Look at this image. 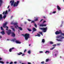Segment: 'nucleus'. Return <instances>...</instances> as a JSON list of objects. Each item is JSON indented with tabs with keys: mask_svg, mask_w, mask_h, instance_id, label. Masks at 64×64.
Instances as JSON below:
<instances>
[{
	"mask_svg": "<svg viewBox=\"0 0 64 64\" xmlns=\"http://www.w3.org/2000/svg\"><path fill=\"white\" fill-rule=\"evenodd\" d=\"M7 22H5L2 25V27L5 28H7L6 29V30H8V32H7V33L8 34V35H10V34L11 33V30H8L9 28L8 27L6 26V25H7Z\"/></svg>",
	"mask_w": 64,
	"mask_h": 64,
	"instance_id": "nucleus-1",
	"label": "nucleus"
},
{
	"mask_svg": "<svg viewBox=\"0 0 64 64\" xmlns=\"http://www.w3.org/2000/svg\"><path fill=\"white\" fill-rule=\"evenodd\" d=\"M14 0H10V3H11V6H13L14 5V7H15L16 6H17L18 5V4H19V1H17L16 4V2H14Z\"/></svg>",
	"mask_w": 64,
	"mask_h": 64,
	"instance_id": "nucleus-2",
	"label": "nucleus"
},
{
	"mask_svg": "<svg viewBox=\"0 0 64 64\" xmlns=\"http://www.w3.org/2000/svg\"><path fill=\"white\" fill-rule=\"evenodd\" d=\"M23 36L24 37H25V40H27L28 38H29V37H30V34H26L24 35L23 34Z\"/></svg>",
	"mask_w": 64,
	"mask_h": 64,
	"instance_id": "nucleus-3",
	"label": "nucleus"
},
{
	"mask_svg": "<svg viewBox=\"0 0 64 64\" xmlns=\"http://www.w3.org/2000/svg\"><path fill=\"white\" fill-rule=\"evenodd\" d=\"M57 38H60V40L57 39L56 40H57L58 41H62V39H64V37H63V36H62L61 35H60L59 36H58L57 37Z\"/></svg>",
	"mask_w": 64,
	"mask_h": 64,
	"instance_id": "nucleus-4",
	"label": "nucleus"
},
{
	"mask_svg": "<svg viewBox=\"0 0 64 64\" xmlns=\"http://www.w3.org/2000/svg\"><path fill=\"white\" fill-rule=\"evenodd\" d=\"M39 29L40 30H41L43 31L44 32H46L47 31V27H46V28H40Z\"/></svg>",
	"mask_w": 64,
	"mask_h": 64,
	"instance_id": "nucleus-5",
	"label": "nucleus"
},
{
	"mask_svg": "<svg viewBox=\"0 0 64 64\" xmlns=\"http://www.w3.org/2000/svg\"><path fill=\"white\" fill-rule=\"evenodd\" d=\"M17 24H18V23H17L14 22V25H16V26H15V28H17L18 27V25H17Z\"/></svg>",
	"mask_w": 64,
	"mask_h": 64,
	"instance_id": "nucleus-6",
	"label": "nucleus"
},
{
	"mask_svg": "<svg viewBox=\"0 0 64 64\" xmlns=\"http://www.w3.org/2000/svg\"><path fill=\"white\" fill-rule=\"evenodd\" d=\"M11 34V36L12 37H15V34L14 32H12Z\"/></svg>",
	"mask_w": 64,
	"mask_h": 64,
	"instance_id": "nucleus-7",
	"label": "nucleus"
},
{
	"mask_svg": "<svg viewBox=\"0 0 64 64\" xmlns=\"http://www.w3.org/2000/svg\"><path fill=\"white\" fill-rule=\"evenodd\" d=\"M40 26L41 27H46L47 26L46 24H40Z\"/></svg>",
	"mask_w": 64,
	"mask_h": 64,
	"instance_id": "nucleus-8",
	"label": "nucleus"
},
{
	"mask_svg": "<svg viewBox=\"0 0 64 64\" xmlns=\"http://www.w3.org/2000/svg\"><path fill=\"white\" fill-rule=\"evenodd\" d=\"M10 28L12 29L13 31L14 32L15 31V28H13V26H10Z\"/></svg>",
	"mask_w": 64,
	"mask_h": 64,
	"instance_id": "nucleus-9",
	"label": "nucleus"
},
{
	"mask_svg": "<svg viewBox=\"0 0 64 64\" xmlns=\"http://www.w3.org/2000/svg\"><path fill=\"white\" fill-rule=\"evenodd\" d=\"M32 30H33L32 32V34H33V32H35V31H36V28H34L32 29Z\"/></svg>",
	"mask_w": 64,
	"mask_h": 64,
	"instance_id": "nucleus-10",
	"label": "nucleus"
},
{
	"mask_svg": "<svg viewBox=\"0 0 64 64\" xmlns=\"http://www.w3.org/2000/svg\"><path fill=\"white\" fill-rule=\"evenodd\" d=\"M14 49V48H10L9 50V51L10 52H12V50Z\"/></svg>",
	"mask_w": 64,
	"mask_h": 64,
	"instance_id": "nucleus-11",
	"label": "nucleus"
},
{
	"mask_svg": "<svg viewBox=\"0 0 64 64\" xmlns=\"http://www.w3.org/2000/svg\"><path fill=\"white\" fill-rule=\"evenodd\" d=\"M2 3H3V1H2V0H0V7L1 6Z\"/></svg>",
	"mask_w": 64,
	"mask_h": 64,
	"instance_id": "nucleus-12",
	"label": "nucleus"
},
{
	"mask_svg": "<svg viewBox=\"0 0 64 64\" xmlns=\"http://www.w3.org/2000/svg\"><path fill=\"white\" fill-rule=\"evenodd\" d=\"M57 9H58V10H61V8L59 7V6H57Z\"/></svg>",
	"mask_w": 64,
	"mask_h": 64,
	"instance_id": "nucleus-13",
	"label": "nucleus"
},
{
	"mask_svg": "<svg viewBox=\"0 0 64 64\" xmlns=\"http://www.w3.org/2000/svg\"><path fill=\"white\" fill-rule=\"evenodd\" d=\"M16 43L17 44H21V42H20L18 40H16Z\"/></svg>",
	"mask_w": 64,
	"mask_h": 64,
	"instance_id": "nucleus-14",
	"label": "nucleus"
},
{
	"mask_svg": "<svg viewBox=\"0 0 64 64\" xmlns=\"http://www.w3.org/2000/svg\"><path fill=\"white\" fill-rule=\"evenodd\" d=\"M55 34H56V35H58V34H60L58 31H56L55 32Z\"/></svg>",
	"mask_w": 64,
	"mask_h": 64,
	"instance_id": "nucleus-15",
	"label": "nucleus"
},
{
	"mask_svg": "<svg viewBox=\"0 0 64 64\" xmlns=\"http://www.w3.org/2000/svg\"><path fill=\"white\" fill-rule=\"evenodd\" d=\"M2 14H0V20L1 21V20L2 19Z\"/></svg>",
	"mask_w": 64,
	"mask_h": 64,
	"instance_id": "nucleus-16",
	"label": "nucleus"
},
{
	"mask_svg": "<svg viewBox=\"0 0 64 64\" xmlns=\"http://www.w3.org/2000/svg\"><path fill=\"white\" fill-rule=\"evenodd\" d=\"M0 33L2 34V35H4L5 34V32L4 31H2V32H1Z\"/></svg>",
	"mask_w": 64,
	"mask_h": 64,
	"instance_id": "nucleus-17",
	"label": "nucleus"
},
{
	"mask_svg": "<svg viewBox=\"0 0 64 64\" xmlns=\"http://www.w3.org/2000/svg\"><path fill=\"white\" fill-rule=\"evenodd\" d=\"M42 42L44 43L45 42V39H42Z\"/></svg>",
	"mask_w": 64,
	"mask_h": 64,
	"instance_id": "nucleus-18",
	"label": "nucleus"
},
{
	"mask_svg": "<svg viewBox=\"0 0 64 64\" xmlns=\"http://www.w3.org/2000/svg\"><path fill=\"white\" fill-rule=\"evenodd\" d=\"M37 34L38 35H36L35 36H38V37H40V34Z\"/></svg>",
	"mask_w": 64,
	"mask_h": 64,
	"instance_id": "nucleus-19",
	"label": "nucleus"
},
{
	"mask_svg": "<svg viewBox=\"0 0 64 64\" xmlns=\"http://www.w3.org/2000/svg\"><path fill=\"white\" fill-rule=\"evenodd\" d=\"M18 29H19L20 30H22V28L21 27H18Z\"/></svg>",
	"mask_w": 64,
	"mask_h": 64,
	"instance_id": "nucleus-20",
	"label": "nucleus"
},
{
	"mask_svg": "<svg viewBox=\"0 0 64 64\" xmlns=\"http://www.w3.org/2000/svg\"><path fill=\"white\" fill-rule=\"evenodd\" d=\"M18 55H20L21 54H22V52H20L18 54Z\"/></svg>",
	"mask_w": 64,
	"mask_h": 64,
	"instance_id": "nucleus-21",
	"label": "nucleus"
},
{
	"mask_svg": "<svg viewBox=\"0 0 64 64\" xmlns=\"http://www.w3.org/2000/svg\"><path fill=\"white\" fill-rule=\"evenodd\" d=\"M28 54H30L31 53V51L30 50H29L28 52Z\"/></svg>",
	"mask_w": 64,
	"mask_h": 64,
	"instance_id": "nucleus-22",
	"label": "nucleus"
},
{
	"mask_svg": "<svg viewBox=\"0 0 64 64\" xmlns=\"http://www.w3.org/2000/svg\"><path fill=\"white\" fill-rule=\"evenodd\" d=\"M49 58H47L46 60V62H48V61H49Z\"/></svg>",
	"mask_w": 64,
	"mask_h": 64,
	"instance_id": "nucleus-23",
	"label": "nucleus"
},
{
	"mask_svg": "<svg viewBox=\"0 0 64 64\" xmlns=\"http://www.w3.org/2000/svg\"><path fill=\"white\" fill-rule=\"evenodd\" d=\"M6 17V15H5L3 16V18H4V19H5V18Z\"/></svg>",
	"mask_w": 64,
	"mask_h": 64,
	"instance_id": "nucleus-24",
	"label": "nucleus"
},
{
	"mask_svg": "<svg viewBox=\"0 0 64 64\" xmlns=\"http://www.w3.org/2000/svg\"><path fill=\"white\" fill-rule=\"evenodd\" d=\"M8 13V12H7V10H6V11L5 12V13H4V14H7Z\"/></svg>",
	"mask_w": 64,
	"mask_h": 64,
	"instance_id": "nucleus-25",
	"label": "nucleus"
},
{
	"mask_svg": "<svg viewBox=\"0 0 64 64\" xmlns=\"http://www.w3.org/2000/svg\"><path fill=\"white\" fill-rule=\"evenodd\" d=\"M54 48H55V47H52V48H50V50H53V49H54Z\"/></svg>",
	"mask_w": 64,
	"mask_h": 64,
	"instance_id": "nucleus-26",
	"label": "nucleus"
},
{
	"mask_svg": "<svg viewBox=\"0 0 64 64\" xmlns=\"http://www.w3.org/2000/svg\"><path fill=\"white\" fill-rule=\"evenodd\" d=\"M27 29H28V31H30V32L31 31H32V30H31V29H29V28H28Z\"/></svg>",
	"mask_w": 64,
	"mask_h": 64,
	"instance_id": "nucleus-27",
	"label": "nucleus"
},
{
	"mask_svg": "<svg viewBox=\"0 0 64 64\" xmlns=\"http://www.w3.org/2000/svg\"><path fill=\"white\" fill-rule=\"evenodd\" d=\"M59 32L60 34H61L62 33L61 30H59Z\"/></svg>",
	"mask_w": 64,
	"mask_h": 64,
	"instance_id": "nucleus-28",
	"label": "nucleus"
},
{
	"mask_svg": "<svg viewBox=\"0 0 64 64\" xmlns=\"http://www.w3.org/2000/svg\"><path fill=\"white\" fill-rule=\"evenodd\" d=\"M39 33H40V34L42 35H43V34H42V32H39Z\"/></svg>",
	"mask_w": 64,
	"mask_h": 64,
	"instance_id": "nucleus-29",
	"label": "nucleus"
},
{
	"mask_svg": "<svg viewBox=\"0 0 64 64\" xmlns=\"http://www.w3.org/2000/svg\"><path fill=\"white\" fill-rule=\"evenodd\" d=\"M49 51H46L45 52V53H49Z\"/></svg>",
	"mask_w": 64,
	"mask_h": 64,
	"instance_id": "nucleus-30",
	"label": "nucleus"
},
{
	"mask_svg": "<svg viewBox=\"0 0 64 64\" xmlns=\"http://www.w3.org/2000/svg\"><path fill=\"white\" fill-rule=\"evenodd\" d=\"M38 20V18H36V19L34 20V21H37Z\"/></svg>",
	"mask_w": 64,
	"mask_h": 64,
	"instance_id": "nucleus-31",
	"label": "nucleus"
},
{
	"mask_svg": "<svg viewBox=\"0 0 64 64\" xmlns=\"http://www.w3.org/2000/svg\"><path fill=\"white\" fill-rule=\"evenodd\" d=\"M0 63H2V64H4V62H3L0 61Z\"/></svg>",
	"mask_w": 64,
	"mask_h": 64,
	"instance_id": "nucleus-32",
	"label": "nucleus"
},
{
	"mask_svg": "<svg viewBox=\"0 0 64 64\" xmlns=\"http://www.w3.org/2000/svg\"><path fill=\"white\" fill-rule=\"evenodd\" d=\"M34 25L35 27L36 28H37V25H36V24H35Z\"/></svg>",
	"mask_w": 64,
	"mask_h": 64,
	"instance_id": "nucleus-33",
	"label": "nucleus"
},
{
	"mask_svg": "<svg viewBox=\"0 0 64 64\" xmlns=\"http://www.w3.org/2000/svg\"><path fill=\"white\" fill-rule=\"evenodd\" d=\"M41 64H44V61L42 62H41Z\"/></svg>",
	"mask_w": 64,
	"mask_h": 64,
	"instance_id": "nucleus-34",
	"label": "nucleus"
},
{
	"mask_svg": "<svg viewBox=\"0 0 64 64\" xmlns=\"http://www.w3.org/2000/svg\"><path fill=\"white\" fill-rule=\"evenodd\" d=\"M1 29L2 30H4V29H3V28L2 26L1 27Z\"/></svg>",
	"mask_w": 64,
	"mask_h": 64,
	"instance_id": "nucleus-35",
	"label": "nucleus"
},
{
	"mask_svg": "<svg viewBox=\"0 0 64 64\" xmlns=\"http://www.w3.org/2000/svg\"><path fill=\"white\" fill-rule=\"evenodd\" d=\"M50 44H53V42H50Z\"/></svg>",
	"mask_w": 64,
	"mask_h": 64,
	"instance_id": "nucleus-36",
	"label": "nucleus"
},
{
	"mask_svg": "<svg viewBox=\"0 0 64 64\" xmlns=\"http://www.w3.org/2000/svg\"><path fill=\"white\" fill-rule=\"evenodd\" d=\"M60 45V43H58L57 44V46H59Z\"/></svg>",
	"mask_w": 64,
	"mask_h": 64,
	"instance_id": "nucleus-37",
	"label": "nucleus"
},
{
	"mask_svg": "<svg viewBox=\"0 0 64 64\" xmlns=\"http://www.w3.org/2000/svg\"><path fill=\"white\" fill-rule=\"evenodd\" d=\"M25 56V54H22V56Z\"/></svg>",
	"mask_w": 64,
	"mask_h": 64,
	"instance_id": "nucleus-38",
	"label": "nucleus"
},
{
	"mask_svg": "<svg viewBox=\"0 0 64 64\" xmlns=\"http://www.w3.org/2000/svg\"><path fill=\"white\" fill-rule=\"evenodd\" d=\"M31 23H35V22L34 21H32L31 22Z\"/></svg>",
	"mask_w": 64,
	"mask_h": 64,
	"instance_id": "nucleus-39",
	"label": "nucleus"
},
{
	"mask_svg": "<svg viewBox=\"0 0 64 64\" xmlns=\"http://www.w3.org/2000/svg\"><path fill=\"white\" fill-rule=\"evenodd\" d=\"M43 52L42 51L40 52V53H43Z\"/></svg>",
	"mask_w": 64,
	"mask_h": 64,
	"instance_id": "nucleus-40",
	"label": "nucleus"
},
{
	"mask_svg": "<svg viewBox=\"0 0 64 64\" xmlns=\"http://www.w3.org/2000/svg\"><path fill=\"white\" fill-rule=\"evenodd\" d=\"M56 12V11L54 12H53L52 13L53 14H55Z\"/></svg>",
	"mask_w": 64,
	"mask_h": 64,
	"instance_id": "nucleus-41",
	"label": "nucleus"
},
{
	"mask_svg": "<svg viewBox=\"0 0 64 64\" xmlns=\"http://www.w3.org/2000/svg\"><path fill=\"white\" fill-rule=\"evenodd\" d=\"M13 63V62H10V64H12Z\"/></svg>",
	"mask_w": 64,
	"mask_h": 64,
	"instance_id": "nucleus-42",
	"label": "nucleus"
},
{
	"mask_svg": "<svg viewBox=\"0 0 64 64\" xmlns=\"http://www.w3.org/2000/svg\"><path fill=\"white\" fill-rule=\"evenodd\" d=\"M26 51V50L25 49L24 50V53H25Z\"/></svg>",
	"mask_w": 64,
	"mask_h": 64,
	"instance_id": "nucleus-43",
	"label": "nucleus"
},
{
	"mask_svg": "<svg viewBox=\"0 0 64 64\" xmlns=\"http://www.w3.org/2000/svg\"><path fill=\"white\" fill-rule=\"evenodd\" d=\"M53 46H56V44H54L53 45H52Z\"/></svg>",
	"mask_w": 64,
	"mask_h": 64,
	"instance_id": "nucleus-44",
	"label": "nucleus"
},
{
	"mask_svg": "<svg viewBox=\"0 0 64 64\" xmlns=\"http://www.w3.org/2000/svg\"><path fill=\"white\" fill-rule=\"evenodd\" d=\"M28 64H31L30 62H28Z\"/></svg>",
	"mask_w": 64,
	"mask_h": 64,
	"instance_id": "nucleus-45",
	"label": "nucleus"
},
{
	"mask_svg": "<svg viewBox=\"0 0 64 64\" xmlns=\"http://www.w3.org/2000/svg\"><path fill=\"white\" fill-rule=\"evenodd\" d=\"M43 20V19H42L40 20V22H41V21H42V20Z\"/></svg>",
	"mask_w": 64,
	"mask_h": 64,
	"instance_id": "nucleus-46",
	"label": "nucleus"
},
{
	"mask_svg": "<svg viewBox=\"0 0 64 64\" xmlns=\"http://www.w3.org/2000/svg\"><path fill=\"white\" fill-rule=\"evenodd\" d=\"M28 21H32V20H30L29 19H28Z\"/></svg>",
	"mask_w": 64,
	"mask_h": 64,
	"instance_id": "nucleus-47",
	"label": "nucleus"
},
{
	"mask_svg": "<svg viewBox=\"0 0 64 64\" xmlns=\"http://www.w3.org/2000/svg\"><path fill=\"white\" fill-rule=\"evenodd\" d=\"M46 22V21L44 20V21L43 22V23H45Z\"/></svg>",
	"mask_w": 64,
	"mask_h": 64,
	"instance_id": "nucleus-48",
	"label": "nucleus"
},
{
	"mask_svg": "<svg viewBox=\"0 0 64 64\" xmlns=\"http://www.w3.org/2000/svg\"><path fill=\"white\" fill-rule=\"evenodd\" d=\"M14 64H16V63H17V62H14Z\"/></svg>",
	"mask_w": 64,
	"mask_h": 64,
	"instance_id": "nucleus-49",
	"label": "nucleus"
},
{
	"mask_svg": "<svg viewBox=\"0 0 64 64\" xmlns=\"http://www.w3.org/2000/svg\"><path fill=\"white\" fill-rule=\"evenodd\" d=\"M8 12H10V9H9L8 10Z\"/></svg>",
	"mask_w": 64,
	"mask_h": 64,
	"instance_id": "nucleus-50",
	"label": "nucleus"
},
{
	"mask_svg": "<svg viewBox=\"0 0 64 64\" xmlns=\"http://www.w3.org/2000/svg\"><path fill=\"white\" fill-rule=\"evenodd\" d=\"M11 24H14V23L13 22H12L11 23Z\"/></svg>",
	"mask_w": 64,
	"mask_h": 64,
	"instance_id": "nucleus-51",
	"label": "nucleus"
},
{
	"mask_svg": "<svg viewBox=\"0 0 64 64\" xmlns=\"http://www.w3.org/2000/svg\"><path fill=\"white\" fill-rule=\"evenodd\" d=\"M4 13H5V12H4L3 13H2V14L3 15L4 14Z\"/></svg>",
	"mask_w": 64,
	"mask_h": 64,
	"instance_id": "nucleus-52",
	"label": "nucleus"
},
{
	"mask_svg": "<svg viewBox=\"0 0 64 64\" xmlns=\"http://www.w3.org/2000/svg\"><path fill=\"white\" fill-rule=\"evenodd\" d=\"M43 18H44V19H45V18H46V17H45V16H44L43 17Z\"/></svg>",
	"mask_w": 64,
	"mask_h": 64,
	"instance_id": "nucleus-53",
	"label": "nucleus"
},
{
	"mask_svg": "<svg viewBox=\"0 0 64 64\" xmlns=\"http://www.w3.org/2000/svg\"><path fill=\"white\" fill-rule=\"evenodd\" d=\"M2 58H0V60H2Z\"/></svg>",
	"mask_w": 64,
	"mask_h": 64,
	"instance_id": "nucleus-54",
	"label": "nucleus"
},
{
	"mask_svg": "<svg viewBox=\"0 0 64 64\" xmlns=\"http://www.w3.org/2000/svg\"><path fill=\"white\" fill-rule=\"evenodd\" d=\"M15 40H12V41H15Z\"/></svg>",
	"mask_w": 64,
	"mask_h": 64,
	"instance_id": "nucleus-55",
	"label": "nucleus"
},
{
	"mask_svg": "<svg viewBox=\"0 0 64 64\" xmlns=\"http://www.w3.org/2000/svg\"><path fill=\"white\" fill-rule=\"evenodd\" d=\"M55 56H57V54H55Z\"/></svg>",
	"mask_w": 64,
	"mask_h": 64,
	"instance_id": "nucleus-56",
	"label": "nucleus"
},
{
	"mask_svg": "<svg viewBox=\"0 0 64 64\" xmlns=\"http://www.w3.org/2000/svg\"><path fill=\"white\" fill-rule=\"evenodd\" d=\"M24 24H26V22H24Z\"/></svg>",
	"mask_w": 64,
	"mask_h": 64,
	"instance_id": "nucleus-57",
	"label": "nucleus"
},
{
	"mask_svg": "<svg viewBox=\"0 0 64 64\" xmlns=\"http://www.w3.org/2000/svg\"><path fill=\"white\" fill-rule=\"evenodd\" d=\"M20 63H22V62H21V61H20Z\"/></svg>",
	"mask_w": 64,
	"mask_h": 64,
	"instance_id": "nucleus-58",
	"label": "nucleus"
},
{
	"mask_svg": "<svg viewBox=\"0 0 64 64\" xmlns=\"http://www.w3.org/2000/svg\"><path fill=\"white\" fill-rule=\"evenodd\" d=\"M9 6H8V8H9Z\"/></svg>",
	"mask_w": 64,
	"mask_h": 64,
	"instance_id": "nucleus-59",
	"label": "nucleus"
},
{
	"mask_svg": "<svg viewBox=\"0 0 64 64\" xmlns=\"http://www.w3.org/2000/svg\"><path fill=\"white\" fill-rule=\"evenodd\" d=\"M29 46H31V44H29Z\"/></svg>",
	"mask_w": 64,
	"mask_h": 64,
	"instance_id": "nucleus-60",
	"label": "nucleus"
},
{
	"mask_svg": "<svg viewBox=\"0 0 64 64\" xmlns=\"http://www.w3.org/2000/svg\"><path fill=\"white\" fill-rule=\"evenodd\" d=\"M6 63H7V64H8L9 63V62H6Z\"/></svg>",
	"mask_w": 64,
	"mask_h": 64,
	"instance_id": "nucleus-61",
	"label": "nucleus"
},
{
	"mask_svg": "<svg viewBox=\"0 0 64 64\" xmlns=\"http://www.w3.org/2000/svg\"><path fill=\"white\" fill-rule=\"evenodd\" d=\"M22 1H23V2L24 1V0H22Z\"/></svg>",
	"mask_w": 64,
	"mask_h": 64,
	"instance_id": "nucleus-62",
	"label": "nucleus"
},
{
	"mask_svg": "<svg viewBox=\"0 0 64 64\" xmlns=\"http://www.w3.org/2000/svg\"><path fill=\"white\" fill-rule=\"evenodd\" d=\"M0 38H1V36H0Z\"/></svg>",
	"mask_w": 64,
	"mask_h": 64,
	"instance_id": "nucleus-63",
	"label": "nucleus"
},
{
	"mask_svg": "<svg viewBox=\"0 0 64 64\" xmlns=\"http://www.w3.org/2000/svg\"><path fill=\"white\" fill-rule=\"evenodd\" d=\"M9 40L8 39H7V40Z\"/></svg>",
	"mask_w": 64,
	"mask_h": 64,
	"instance_id": "nucleus-64",
	"label": "nucleus"
}]
</instances>
